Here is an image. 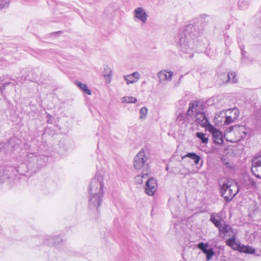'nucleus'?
Here are the masks:
<instances>
[{
  "mask_svg": "<svg viewBox=\"0 0 261 261\" xmlns=\"http://www.w3.org/2000/svg\"><path fill=\"white\" fill-rule=\"evenodd\" d=\"M50 118L51 117V116L49 115V114H48L47 115V118Z\"/></svg>",
  "mask_w": 261,
  "mask_h": 261,
  "instance_id": "42",
  "label": "nucleus"
},
{
  "mask_svg": "<svg viewBox=\"0 0 261 261\" xmlns=\"http://www.w3.org/2000/svg\"><path fill=\"white\" fill-rule=\"evenodd\" d=\"M241 185L246 189H256V184L251 177L248 175L243 176L241 180Z\"/></svg>",
  "mask_w": 261,
  "mask_h": 261,
  "instance_id": "14",
  "label": "nucleus"
},
{
  "mask_svg": "<svg viewBox=\"0 0 261 261\" xmlns=\"http://www.w3.org/2000/svg\"><path fill=\"white\" fill-rule=\"evenodd\" d=\"M61 241V239L59 236H53L46 239L44 244L47 245L52 246L60 243Z\"/></svg>",
  "mask_w": 261,
  "mask_h": 261,
  "instance_id": "21",
  "label": "nucleus"
},
{
  "mask_svg": "<svg viewBox=\"0 0 261 261\" xmlns=\"http://www.w3.org/2000/svg\"><path fill=\"white\" fill-rule=\"evenodd\" d=\"M112 74V71H110L109 73L108 74V76H111Z\"/></svg>",
  "mask_w": 261,
  "mask_h": 261,
  "instance_id": "41",
  "label": "nucleus"
},
{
  "mask_svg": "<svg viewBox=\"0 0 261 261\" xmlns=\"http://www.w3.org/2000/svg\"><path fill=\"white\" fill-rule=\"evenodd\" d=\"M195 121L200 126L203 127L208 128L210 125H211L206 118L205 114L201 111L195 114Z\"/></svg>",
  "mask_w": 261,
  "mask_h": 261,
  "instance_id": "13",
  "label": "nucleus"
},
{
  "mask_svg": "<svg viewBox=\"0 0 261 261\" xmlns=\"http://www.w3.org/2000/svg\"><path fill=\"white\" fill-rule=\"evenodd\" d=\"M103 194H93L89 193V204L91 208H98L102 201Z\"/></svg>",
  "mask_w": 261,
  "mask_h": 261,
  "instance_id": "12",
  "label": "nucleus"
},
{
  "mask_svg": "<svg viewBox=\"0 0 261 261\" xmlns=\"http://www.w3.org/2000/svg\"><path fill=\"white\" fill-rule=\"evenodd\" d=\"M246 54V51L244 50H242V54L244 56Z\"/></svg>",
  "mask_w": 261,
  "mask_h": 261,
  "instance_id": "40",
  "label": "nucleus"
},
{
  "mask_svg": "<svg viewBox=\"0 0 261 261\" xmlns=\"http://www.w3.org/2000/svg\"><path fill=\"white\" fill-rule=\"evenodd\" d=\"M236 119H234V116L231 117V116H230L227 110L226 112L225 120L224 122L225 124H229L233 122Z\"/></svg>",
  "mask_w": 261,
  "mask_h": 261,
  "instance_id": "32",
  "label": "nucleus"
},
{
  "mask_svg": "<svg viewBox=\"0 0 261 261\" xmlns=\"http://www.w3.org/2000/svg\"><path fill=\"white\" fill-rule=\"evenodd\" d=\"M187 157L193 160L194 161V163L196 165L198 164L200 160V156L197 155L194 152L188 153L186 155L182 156L181 157V159L183 160L185 158H187Z\"/></svg>",
  "mask_w": 261,
  "mask_h": 261,
  "instance_id": "24",
  "label": "nucleus"
},
{
  "mask_svg": "<svg viewBox=\"0 0 261 261\" xmlns=\"http://www.w3.org/2000/svg\"><path fill=\"white\" fill-rule=\"evenodd\" d=\"M103 177L100 173H96L91 181L89 188V193L93 194H103Z\"/></svg>",
  "mask_w": 261,
  "mask_h": 261,
  "instance_id": "5",
  "label": "nucleus"
},
{
  "mask_svg": "<svg viewBox=\"0 0 261 261\" xmlns=\"http://www.w3.org/2000/svg\"><path fill=\"white\" fill-rule=\"evenodd\" d=\"M196 136L200 139L203 143H207L208 142V138L205 137V134L203 133L197 132L196 134Z\"/></svg>",
  "mask_w": 261,
  "mask_h": 261,
  "instance_id": "30",
  "label": "nucleus"
},
{
  "mask_svg": "<svg viewBox=\"0 0 261 261\" xmlns=\"http://www.w3.org/2000/svg\"><path fill=\"white\" fill-rule=\"evenodd\" d=\"M230 237V238L229 239L226 241V245L232 248L233 249H237L239 248H240V246L236 241V234Z\"/></svg>",
  "mask_w": 261,
  "mask_h": 261,
  "instance_id": "22",
  "label": "nucleus"
},
{
  "mask_svg": "<svg viewBox=\"0 0 261 261\" xmlns=\"http://www.w3.org/2000/svg\"><path fill=\"white\" fill-rule=\"evenodd\" d=\"M210 221L215 225L218 229L224 224V221L221 217L219 215H216L212 214L211 216Z\"/></svg>",
  "mask_w": 261,
  "mask_h": 261,
  "instance_id": "19",
  "label": "nucleus"
},
{
  "mask_svg": "<svg viewBox=\"0 0 261 261\" xmlns=\"http://www.w3.org/2000/svg\"><path fill=\"white\" fill-rule=\"evenodd\" d=\"M25 160L30 167L39 168L44 166L48 160V157L44 155H38L36 153L28 150L27 152Z\"/></svg>",
  "mask_w": 261,
  "mask_h": 261,
  "instance_id": "3",
  "label": "nucleus"
},
{
  "mask_svg": "<svg viewBox=\"0 0 261 261\" xmlns=\"http://www.w3.org/2000/svg\"><path fill=\"white\" fill-rule=\"evenodd\" d=\"M260 245H261V241H260Z\"/></svg>",
  "mask_w": 261,
  "mask_h": 261,
  "instance_id": "43",
  "label": "nucleus"
},
{
  "mask_svg": "<svg viewBox=\"0 0 261 261\" xmlns=\"http://www.w3.org/2000/svg\"><path fill=\"white\" fill-rule=\"evenodd\" d=\"M227 134H237L238 136L235 139H230L229 140L228 138H226V140L228 141L231 142H234L239 141L242 138H244L245 136V133L244 132V128L242 126H231L229 127L225 130V132L224 133V137H226Z\"/></svg>",
  "mask_w": 261,
  "mask_h": 261,
  "instance_id": "6",
  "label": "nucleus"
},
{
  "mask_svg": "<svg viewBox=\"0 0 261 261\" xmlns=\"http://www.w3.org/2000/svg\"><path fill=\"white\" fill-rule=\"evenodd\" d=\"M148 173L147 171H143L141 174L137 175L135 178V181L136 184L142 185L144 180H147L148 178Z\"/></svg>",
  "mask_w": 261,
  "mask_h": 261,
  "instance_id": "20",
  "label": "nucleus"
},
{
  "mask_svg": "<svg viewBox=\"0 0 261 261\" xmlns=\"http://www.w3.org/2000/svg\"><path fill=\"white\" fill-rule=\"evenodd\" d=\"M175 122L178 125H181L182 124H183L185 122L184 115L181 113L179 114L177 116Z\"/></svg>",
  "mask_w": 261,
  "mask_h": 261,
  "instance_id": "34",
  "label": "nucleus"
},
{
  "mask_svg": "<svg viewBox=\"0 0 261 261\" xmlns=\"http://www.w3.org/2000/svg\"><path fill=\"white\" fill-rule=\"evenodd\" d=\"M227 111L230 116H231V117L234 116V119L236 120L237 119L240 114L238 109L234 108L233 109L227 110Z\"/></svg>",
  "mask_w": 261,
  "mask_h": 261,
  "instance_id": "28",
  "label": "nucleus"
},
{
  "mask_svg": "<svg viewBox=\"0 0 261 261\" xmlns=\"http://www.w3.org/2000/svg\"><path fill=\"white\" fill-rule=\"evenodd\" d=\"M9 83H4L3 85L2 86L0 87V90H3L5 89L6 86L7 85H9Z\"/></svg>",
  "mask_w": 261,
  "mask_h": 261,
  "instance_id": "38",
  "label": "nucleus"
},
{
  "mask_svg": "<svg viewBox=\"0 0 261 261\" xmlns=\"http://www.w3.org/2000/svg\"><path fill=\"white\" fill-rule=\"evenodd\" d=\"M212 21L211 16L202 14L196 17L193 23L179 29L177 37L179 49L184 53L189 54L190 58H192V50L195 46L196 39L209 29Z\"/></svg>",
  "mask_w": 261,
  "mask_h": 261,
  "instance_id": "1",
  "label": "nucleus"
},
{
  "mask_svg": "<svg viewBox=\"0 0 261 261\" xmlns=\"http://www.w3.org/2000/svg\"><path fill=\"white\" fill-rule=\"evenodd\" d=\"M219 231L220 236L222 238H224L226 236L230 237L236 234L231 227L226 224L225 222H224V224L219 228Z\"/></svg>",
  "mask_w": 261,
  "mask_h": 261,
  "instance_id": "16",
  "label": "nucleus"
},
{
  "mask_svg": "<svg viewBox=\"0 0 261 261\" xmlns=\"http://www.w3.org/2000/svg\"><path fill=\"white\" fill-rule=\"evenodd\" d=\"M11 146V149L10 150H12L13 149L15 148V144H14V142L13 140H10L8 143L5 144L0 143V151H3L4 152H6V148H9V146ZM8 151H7V152Z\"/></svg>",
  "mask_w": 261,
  "mask_h": 261,
  "instance_id": "23",
  "label": "nucleus"
},
{
  "mask_svg": "<svg viewBox=\"0 0 261 261\" xmlns=\"http://www.w3.org/2000/svg\"><path fill=\"white\" fill-rule=\"evenodd\" d=\"M203 253L206 255L207 260H210L215 253L212 248L207 249Z\"/></svg>",
  "mask_w": 261,
  "mask_h": 261,
  "instance_id": "33",
  "label": "nucleus"
},
{
  "mask_svg": "<svg viewBox=\"0 0 261 261\" xmlns=\"http://www.w3.org/2000/svg\"><path fill=\"white\" fill-rule=\"evenodd\" d=\"M237 184L233 180L227 179L224 182L221 188V195L226 201H230L239 192Z\"/></svg>",
  "mask_w": 261,
  "mask_h": 261,
  "instance_id": "2",
  "label": "nucleus"
},
{
  "mask_svg": "<svg viewBox=\"0 0 261 261\" xmlns=\"http://www.w3.org/2000/svg\"><path fill=\"white\" fill-rule=\"evenodd\" d=\"M238 7L240 10H244L247 9L249 6L248 0H239Z\"/></svg>",
  "mask_w": 261,
  "mask_h": 261,
  "instance_id": "26",
  "label": "nucleus"
},
{
  "mask_svg": "<svg viewBox=\"0 0 261 261\" xmlns=\"http://www.w3.org/2000/svg\"><path fill=\"white\" fill-rule=\"evenodd\" d=\"M134 17L145 24L147 20L148 15L145 10L142 8H137L134 11Z\"/></svg>",
  "mask_w": 261,
  "mask_h": 261,
  "instance_id": "15",
  "label": "nucleus"
},
{
  "mask_svg": "<svg viewBox=\"0 0 261 261\" xmlns=\"http://www.w3.org/2000/svg\"><path fill=\"white\" fill-rule=\"evenodd\" d=\"M137 101V98L133 96H125L123 97L122 103H135Z\"/></svg>",
  "mask_w": 261,
  "mask_h": 261,
  "instance_id": "29",
  "label": "nucleus"
},
{
  "mask_svg": "<svg viewBox=\"0 0 261 261\" xmlns=\"http://www.w3.org/2000/svg\"><path fill=\"white\" fill-rule=\"evenodd\" d=\"M208 130L213 135L214 142L217 144H221L223 142V135L219 129L216 128L213 125H210Z\"/></svg>",
  "mask_w": 261,
  "mask_h": 261,
  "instance_id": "10",
  "label": "nucleus"
},
{
  "mask_svg": "<svg viewBox=\"0 0 261 261\" xmlns=\"http://www.w3.org/2000/svg\"><path fill=\"white\" fill-rule=\"evenodd\" d=\"M251 170L254 176L261 178V156L253 158Z\"/></svg>",
  "mask_w": 261,
  "mask_h": 261,
  "instance_id": "9",
  "label": "nucleus"
},
{
  "mask_svg": "<svg viewBox=\"0 0 261 261\" xmlns=\"http://www.w3.org/2000/svg\"><path fill=\"white\" fill-rule=\"evenodd\" d=\"M222 162L223 165L225 166L227 168H231V166L230 165V163L226 161L225 159H222Z\"/></svg>",
  "mask_w": 261,
  "mask_h": 261,
  "instance_id": "37",
  "label": "nucleus"
},
{
  "mask_svg": "<svg viewBox=\"0 0 261 261\" xmlns=\"http://www.w3.org/2000/svg\"><path fill=\"white\" fill-rule=\"evenodd\" d=\"M173 73L171 71H167V70H162L157 74L160 82L165 81H170L172 80Z\"/></svg>",
  "mask_w": 261,
  "mask_h": 261,
  "instance_id": "17",
  "label": "nucleus"
},
{
  "mask_svg": "<svg viewBox=\"0 0 261 261\" xmlns=\"http://www.w3.org/2000/svg\"><path fill=\"white\" fill-rule=\"evenodd\" d=\"M239 250L240 252L248 254H253L255 251L254 248L248 246H240Z\"/></svg>",
  "mask_w": 261,
  "mask_h": 261,
  "instance_id": "25",
  "label": "nucleus"
},
{
  "mask_svg": "<svg viewBox=\"0 0 261 261\" xmlns=\"http://www.w3.org/2000/svg\"><path fill=\"white\" fill-rule=\"evenodd\" d=\"M157 184L156 180L151 177L148 178L146 182V193L150 196H152L156 190Z\"/></svg>",
  "mask_w": 261,
  "mask_h": 261,
  "instance_id": "11",
  "label": "nucleus"
},
{
  "mask_svg": "<svg viewBox=\"0 0 261 261\" xmlns=\"http://www.w3.org/2000/svg\"><path fill=\"white\" fill-rule=\"evenodd\" d=\"M246 57H243L242 59V62L243 63H246Z\"/></svg>",
  "mask_w": 261,
  "mask_h": 261,
  "instance_id": "39",
  "label": "nucleus"
},
{
  "mask_svg": "<svg viewBox=\"0 0 261 261\" xmlns=\"http://www.w3.org/2000/svg\"><path fill=\"white\" fill-rule=\"evenodd\" d=\"M76 85L79 87L82 90H83L87 94L91 95V92L90 89H89L87 86V85L85 84L81 83V82H77Z\"/></svg>",
  "mask_w": 261,
  "mask_h": 261,
  "instance_id": "27",
  "label": "nucleus"
},
{
  "mask_svg": "<svg viewBox=\"0 0 261 261\" xmlns=\"http://www.w3.org/2000/svg\"><path fill=\"white\" fill-rule=\"evenodd\" d=\"M218 80L220 81V84L236 83L238 81V80L236 78V74L233 72L230 73H221L218 75Z\"/></svg>",
  "mask_w": 261,
  "mask_h": 261,
  "instance_id": "7",
  "label": "nucleus"
},
{
  "mask_svg": "<svg viewBox=\"0 0 261 261\" xmlns=\"http://www.w3.org/2000/svg\"><path fill=\"white\" fill-rule=\"evenodd\" d=\"M140 119H145L148 114V109L146 107H142L140 110Z\"/></svg>",
  "mask_w": 261,
  "mask_h": 261,
  "instance_id": "31",
  "label": "nucleus"
},
{
  "mask_svg": "<svg viewBox=\"0 0 261 261\" xmlns=\"http://www.w3.org/2000/svg\"><path fill=\"white\" fill-rule=\"evenodd\" d=\"M9 5V0H0V10L7 8Z\"/></svg>",
  "mask_w": 261,
  "mask_h": 261,
  "instance_id": "35",
  "label": "nucleus"
},
{
  "mask_svg": "<svg viewBox=\"0 0 261 261\" xmlns=\"http://www.w3.org/2000/svg\"><path fill=\"white\" fill-rule=\"evenodd\" d=\"M149 154L147 151L142 149L135 156L134 160V166L137 170L147 169L148 167L147 163Z\"/></svg>",
  "mask_w": 261,
  "mask_h": 261,
  "instance_id": "4",
  "label": "nucleus"
},
{
  "mask_svg": "<svg viewBox=\"0 0 261 261\" xmlns=\"http://www.w3.org/2000/svg\"><path fill=\"white\" fill-rule=\"evenodd\" d=\"M140 77V73L136 71L133 72L130 74L126 75L123 76L124 80L126 81V84L129 85L137 82Z\"/></svg>",
  "mask_w": 261,
  "mask_h": 261,
  "instance_id": "18",
  "label": "nucleus"
},
{
  "mask_svg": "<svg viewBox=\"0 0 261 261\" xmlns=\"http://www.w3.org/2000/svg\"><path fill=\"white\" fill-rule=\"evenodd\" d=\"M203 105L201 102L197 100H193L190 102L187 114L188 116H193L198 113L203 111Z\"/></svg>",
  "mask_w": 261,
  "mask_h": 261,
  "instance_id": "8",
  "label": "nucleus"
},
{
  "mask_svg": "<svg viewBox=\"0 0 261 261\" xmlns=\"http://www.w3.org/2000/svg\"><path fill=\"white\" fill-rule=\"evenodd\" d=\"M198 247L203 252L205 250L207 249V248L208 247V244H205L203 242H201L198 244Z\"/></svg>",
  "mask_w": 261,
  "mask_h": 261,
  "instance_id": "36",
  "label": "nucleus"
}]
</instances>
